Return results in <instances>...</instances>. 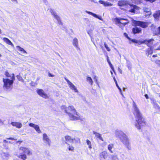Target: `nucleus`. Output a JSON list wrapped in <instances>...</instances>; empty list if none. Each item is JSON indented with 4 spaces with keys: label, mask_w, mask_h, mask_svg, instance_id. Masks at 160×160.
Returning <instances> with one entry per match:
<instances>
[{
    "label": "nucleus",
    "mask_w": 160,
    "mask_h": 160,
    "mask_svg": "<svg viewBox=\"0 0 160 160\" xmlns=\"http://www.w3.org/2000/svg\"><path fill=\"white\" fill-rule=\"evenodd\" d=\"M16 48L19 51L22 52L23 53H27L26 51L23 48H22L19 46H16Z\"/></svg>",
    "instance_id": "a878e982"
},
{
    "label": "nucleus",
    "mask_w": 160,
    "mask_h": 160,
    "mask_svg": "<svg viewBox=\"0 0 160 160\" xmlns=\"http://www.w3.org/2000/svg\"><path fill=\"white\" fill-rule=\"evenodd\" d=\"M143 10L144 11V14L147 13L149 12H151L150 9L149 8H143Z\"/></svg>",
    "instance_id": "c756f323"
},
{
    "label": "nucleus",
    "mask_w": 160,
    "mask_h": 160,
    "mask_svg": "<svg viewBox=\"0 0 160 160\" xmlns=\"http://www.w3.org/2000/svg\"><path fill=\"white\" fill-rule=\"evenodd\" d=\"M113 79L114 80V81H115V82L116 84V83H117V81H116V79H115V78L114 77H113Z\"/></svg>",
    "instance_id": "864d4df0"
},
{
    "label": "nucleus",
    "mask_w": 160,
    "mask_h": 160,
    "mask_svg": "<svg viewBox=\"0 0 160 160\" xmlns=\"http://www.w3.org/2000/svg\"><path fill=\"white\" fill-rule=\"evenodd\" d=\"M48 75L50 77H53L54 76V75H52L50 73H49Z\"/></svg>",
    "instance_id": "3c124183"
},
{
    "label": "nucleus",
    "mask_w": 160,
    "mask_h": 160,
    "mask_svg": "<svg viewBox=\"0 0 160 160\" xmlns=\"http://www.w3.org/2000/svg\"><path fill=\"white\" fill-rule=\"evenodd\" d=\"M11 124L13 126H15L16 128H20L22 126V124L19 122H13L11 123Z\"/></svg>",
    "instance_id": "4468645a"
},
{
    "label": "nucleus",
    "mask_w": 160,
    "mask_h": 160,
    "mask_svg": "<svg viewBox=\"0 0 160 160\" xmlns=\"http://www.w3.org/2000/svg\"><path fill=\"white\" fill-rule=\"evenodd\" d=\"M1 156L3 159H6L9 156V155L8 153L2 152L1 153Z\"/></svg>",
    "instance_id": "bb28decb"
},
{
    "label": "nucleus",
    "mask_w": 160,
    "mask_h": 160,
    "mask_svg": "<svg viewBox=\"0 0 160 160\" xmlns=\"http://www.w3.org/2000/svg\"><path fill=\"white\" fill-rule=\"evenodd\" d=\"M131 41L132 42L137 43H138V42L137 40L135 39H133L131 40Z\"/></svg>",
    "instance_id": "c03bdc74"
},
{
    "label": "nucleus",
    "mask_w": 160,
    "mask_h": 160,
    "mask_svg": "<svg viewBox=\"0 0 160 160\" xmlns=\"http://www.w3.org/2000/svg\"><path fill=\"white\" fill-rule=\"evenodd\" d=\"M19 152L21 154H26L28 155L32 154L29 148L23 147H20L19 148Z\"/></svg>",
    "instance_id": "423d86ee"
},
{
    "label": "nucleus",
    "mask_w": 160,
    "mask_h": 160,
    "mask_svg": "<svg viewBox=\"0 0 160 160\" xmlns=\"http://www.w3.org/2000/svg\"><path fill=\"white\" fill-rule=\"evenodd\" d=\"M87 143L90 149L92 148L91 143L90 141H87Z\"/></svg>",
    "instance_id": "4c0bfd02"
},
{
    "label": "nucleus",
    "mask_w": 160,
    "mask_h": 160,
    "mask_svg": "<svg viewBox=\"0 0 160 160\" xmlns=\"http://www.w3.org/2000/svg\"><path fill=\"white\" fill-rule=\"evenodd\" d=\"M129 5L130 8L129 11L131 12L135 13L140 9V8L136 5L130 4Z\"/></svg>",
    "instance_id": "9d476101"
},
{
    "label": "nucleus",
    "mask_w": 160,
    "mask_h": 160,
    "mask_svg": "<svg viewBox=\"0 0 160 160\" xmlns=\"http://www.w3.org/2000/svg\"><path fill=\"white\" fill-rule=\"evenodd\" d=\"M107 61H108V64H109V65H110V67L113 70V71L114 72V68L113 67L110 61L109 60L108 58H108H107Z\"/></svg>",
    "instance_id": "f704fd0d"
},
{
    "label": "nucleus",
    "mask_w": 160,
    "mask_h": 160,
    "mask_svg": "<svg viewBox=\"0 0 160 160\" xmlns=\"http://www.w3.org/2000/svg\"><path fill=\"white\" fill-rule=\"evenodd\" d=\"M110 72L111 74L112 75L113 74V73L112 71H110Z\"/></svg>",
    "instance_id": "338daca9"
},
{
    "label": "nucleus",
    "mask_w": 160,
    "mask_h": 160,
    "mask_svg": "<svg viewBox=\"0 0 160 160\" xmlns=\"http://www.w3.org/2000/svg\"><path fill=\"white\" fill-rule=\"evenodd\" d=\"M17 77L19 81H21L22 79V77L19 75H17Z\"/></svg>",
    "instance_id": "a18cd8bd"
},
{
    "label": "nucleus",
    "mask_w": 160,
    "mask_h": 160,
    "mask_svg": "<svg viewBox=\"0 0 160 160\" xmlns=\"http://www.w3.org/2000/svg\"><path fill=\"white\" fill-rule=\"evenodd\" d=\"M157 63L160 64V60H158L157 61Z\"/></svg>",
    "instance_id": "13d9d810"
},
{
    "label": "nucleus",
    "mask_w": 160,
    "mask_h": 160,
    "mask_svg": "<svg viewBox=\"0 0 160 160\" xmlns=\"http://www.w3.org/2000/svg\"><path fill=\"white\" fill-rule=\"evenodd\" d=\"M50 12L55 18L57 21L58 23L59 24L62 25V23L61 22L60 17L57 15V13L53 9L50 10Z\"/></svg>",
    "instance_id": "6e6552de"
},
{
    "label": "nucleus",
    "mask_w": 160,
    "mask_h": 160,
    "mask_svg": "<svg viewBox=\"0 0 160 160\" xmlns=\"http://www.w3.org/2000/svg\"><path fill=\"white\" fill-rule=\"evenodd\" d=\"M158 31L157 32H156L155 33V35H160V27H158Z\"/></svg>",
    "instance_id": "79ce46f5"
},
{
    "label": "nucleus",
    "mask_w": 160,
    "mask_h": 160,
    "mask_svg": "<svg viewBox=\"0 0 160 160\" xmlns=\"http://www.w3.org/2000/svg\"><path fill=\"white\" fill-rule=\"evenodd\" d=\"M156 50H160V46L158 47V48Z\"/></svg>",
    "instance_id": "680f3d73"
},
{
    "label": "nucleus",
    "mask_w": 160,
    "mask_h": 160,
    "mask_svg": "<svg viewBox=\"0 0 160 160\" xmlns=\"http://www.w3.org/2000/svg\"><path fill=\"white\" fill-rule=\"evenodd\" d=\"M2 56V55L0 53V57H1Z\"/></svg>",
    "instance_id": "774afa93"
},
{
    "label": "nucleus",
    "mask_w": 160,
    "mask_h": 160,
    "mask_svg": "<svg viewBox=\"0 0 160 160\" xmlns=\"http://www.w3.org/2000/svg\"><path fill=\"white\" fill-rule=\"evenodd\" d=\"M4 124V121L0 119V125H2Z\"/></svg>",
    "instance_id": "de8ad7c7"
},
{
    "label": "nucleus",
    "mask_w": 160,
    "mask_h": 160,
    "mask_svg": "<svg viewBox=\"0 0 160 160\" xmlns=\"http://www.w3.org/2000/svg\"><path fill=\"white\" fill-rule=\"evenodd\" d=\"M154 40L153 39H151L149 40H145L142 41V43H144L147 45L150 48L148 49V52L150 54H152L153 52V48L151 47L153 44L152 41Z\"/></svg>",
    "instance_id": "39448f33"
},
{
    "label": "nucleus",
    "mask_w": 160,
    "mask_h": 160,
    "mask_svg": "<svg viewBox=\"0 0 160 160\" xmlns=\"http://www.w3.org/2000/svg\"><path fill=\"white\" fill-rule=\"evenodd\" d=\"M108 157V153L106 151H104L101 152L100 154V158L105 159Z\"/></svg>",
    "instance_id": "f3484780"
},
{
    "label": "nucleus",
    "mask_w": 160,
    "mask_h": 160,
    "mask_svg": "<svg viewBox=\"0 0 160 160\" xmlns=\"http://www.w3.org/2000/svg\"><path fill=\"white\" fill-rule=\"evenodd\" d=\"M93 134L95 135V136L97 139L100 140H103L102 138V137L101 134L94 131L93 132Z\"/></svg>",
    "instance_id": "6ab92c4d"
},
{
    "label": "nucleus",
    "mask_w": 160,
    "mask_h": 160,
    "mask_svg": "<svg viewBox=\"0 0 160 160\" xmlns=\"http://www.w3.org/2000/svg\"><path fill=\"white\" fill-rule=\"evenodd\" d=\"M87 80L90 83L91 85H92L93 83V81L92 80V79L90 77H88L87 78Z\"/></svg>",
    "instance_id": "473e14b6"
},
{
    "label": "nucleus",
    "mask_w": 160,
    "mask_h": 160,
    "mask_svg": "<svg viewBox=\"0 0 160 160\" xmlns=\"http://www.w3.org/2000/svg\"><path fill=\"white\" fill-rule=\"evenodd\" d=\"M15 78L14 74H12L11 78V80L8 78H3V82L4 83L3 86L4 88L7 90L11 89Z\"/></svg>",
    "instance_id": "7ed1b4c3"
},
{
    "label": "nucleus",
    "mask_w": 160,
    "mask_h": 160,
    "mask_svg": "<svg viewBox=\"0 0 160 160\" xmlns=\"http://www.w3.org/2000/svg\"><path fill=\"white\" fill-rule=\"evenodd\" d=\"M2 33V31L1 29H0V34H1Z\"/></svg>",
    "instance_id": "69168bd1"
},
{
    "label": "nucleus",
    "mask_w": 160,
    "mask_h": 160,
    "mask_svg": "<svg viewBox=\"0 0 160 160\" xmlns=\"http://www.w3.org/2000/svg\"><path fill=\"white\" fill-rule=\"evenodd\" d=\"M124 35H125V36L129 40H131V39L128 37V35L126 33H124Z\"/></svg>",
    "instance_id": "09e8293b"
},
{
    "label": "nucleus",
    "mask_w": 160,
    "mask_h": 160,
    "mask_svg": "<svg viewBox=\"0 0 160 160\" xmlns=\"http://www.w3.org/2000/svg\"><path fill=\"white\" fill-rule=\"evenodd\" d=\"M113 147V144H109L108 145V150L110 151V152L112 153L113 152L112 151V149Z\"/></svg>",
    "instance_id": "7c9ffc66"
},
{
    "label": "nucleus",
    "mask_w": 160,
    "mask_h": 160,
    "mask_svg": "<svg viewBox=\"0 0 160 160\" xmlns=\"http://www.w3.org/2000/svg\"><path fill=\"white\" fill-rule=\"evenodd\" d=\"M156 0H152V1H151L152 3L154 2V1H155Z\"/></svg>",
    "instance_id": "0e129e2a"
},
{
    "label": "nucleus",
    "mask_w": 160,
    "mask_h": 160,
    "mask_svg": "<svg viewBox=\"0 0 160 160\" xmlns=\"http://www.w3.org/2000/svg\"><path fill=\"white\" fill-rule=\"evenodd\" d=\"M45 141V143H46V145H48V146H50V142H49V141Z\"/></svg>",
    "instance_id": "49530a36"
},
{
    "label": "nucleus",
    "mask_w": 160,
    "mask_h": 160,
    "mask_svg": "<svg viewBox=\"0 0 160 160\" xmlns=\"http://www.w3.org/2000/svg\"><path fill=\"white\" fill-rule=\"evenodd\" d=\"M12 74H10L8 71H6L5 72V75L8 78H12Z\"/></svg>",
    "instance_id": "72a5a7b5"
},
{
    "label": "nucleus",
    "mask_w": 160,
    "mask_h": 160,
    "mask_svg": "<svg viewBox=\"0 0 160 160\" xmlns=\"http://www.w3.org/2000/svg\"><path fill=\"white\" fill-rule=\"evenodd\" d=\"M29 126L34 128L36 131L38 133H40L42 132L38 125L32 123H30L29 124Z\"/></svg>",
    "instance_id": "f8f14e48"
},
{
    "label": "nucleus",
    "mask_w": 160,
    "mask_h": 160,
    "mask_svg": "<svg viewBox=\"0 0 160 160\" xmlns=\"http://www.w3.org/2000/svg\"><path fill=\"white\" fill-rule=\"evenodd\" d=\"M3 40L6 42L7 44L10 45L12 47H14V46L13 44L8 38H3Z\"/></svg>",
    "instance_id": "b1692460"
},
{
    "label": "nucleus",
    "mask_w": 160,
    "mask_h": 160,
    "mask_svg": "<svg viewBox=\"0 0 160 160\" xmlns=\"http://www.w3.org/2000/svg\"><path fill=\"white\" fill-rule=\"evenodd\" d=\"M94 80L96 81L97 83V77L96 76H95L94 78Z\"/></svg>",
    "instance_id": "8fccbe9b"
},
{
    "label": "nucleus",
    "mask_w": 160,
    "mask_h": 160,
    "mask_svg": "<svg viewBox=\"0 0 160 160\" xmlns=\"http://www.w3.org/2000/svg\"><path fill=\"white\" fill-rule=\"evenodd\" d=\"M37 92L39 95L45 99L49 98V97L48 95L42 89H38L37 90Z\"/></svg>",
    "instance_id": "1a4fd4ad"
},
{
    "label": "nucleus",
    "mask_w": 160,
    "mask_h": 160,
    "mask_svg": "<svg viewBox=\"0 0 160 160\" xmlns=\"http://www.w3.org/2000/svg\"><path fill=\"white\" fill-rule=\"evenodd\" d=\"M116 85L117 87L118 88V89L119 90L120 93L122 95V96H123V94L122 93V90H121V88L119 87L118 85V83H116Z\"/></svg>",
    "instance_id": "e433bc0d"
},
{
    "label": "nucleus",
    "mask_w": 160,
    "mask_h": 160,
    "mask_svg": "<svg viewBox=\"0 0 160 160\" xmlns=\"http://www.w3.org/2000/svg\"><path fill=\"white\" fill-rule=\"evenodd\" d=\"M66 140H73V139H72L71 137L69 136H67L65 137Z\"/></svg>",
    "instance_id": "a19ab883"
},
{
    "label": "nucleus",
    "mask_w": 160,
    "mask_h": 160,
    "mask_svg": "<svg viewBox=\"0 0 160 160\" xmlns=\"http://www.w3.org/2000/svg\"><path fill=\"white\" fill-rule=\"evenodd\" d=\"M127 66L129 69H131L132 68V64L131 62L127 61Z\"/></svg>",
    "instance_id": "c85d7f7f"
},
{
    "label": "nucleus",
    "mask_w": 160,
    "mask_h": 160,
    "mask_svg": "<svg viewBox=\"0 0 160 160\" xmlns=\"http://www.w3.org/2000/svg\"><path fill=\"white\" fill-rule=\"evenodd\" d=\"M104 45L105 48L108 51H110V48L108 47V45L106 44V42H105L104 43Z\"/></svg>",
    "instance_id": "ea45409f"
},
{
    "label": "nucleus",
    "mask_w": 160,
    "mask_h": 160,
    "mask_svg": "<svg viewBox=\"0 0 160 160\" xmlns=\"http://www.w3.org/2000/svg\"><path fill=\"white\" fill-rule=\"evenodd\" d=\"M128 4V2L126 0L120 1H119L118 3V5L120 6H123L127 5Z\"/></svg>",
    "instance_id": "412c9836"
},
{
    "label": "nucleus",
    "mask_w": 160,
    "mask_h": 160,
    "mask_svg": "<svg viewBox=\"0 0 160 160\" xmlns=\"http://www.w3.org/2000/svg\"><path fill=\"white\" fill-rule=\"evenodd\" d=\"M133 103L134 109V114L136 118L135 125L138 129H141V126L145 125L144 119L142 117L141 114L134 101L133 102Z\"/></svg>",
    "instance_id": "f257e3e1"
},
{
    "label": "nucleus",
    "mask_w": 160,
    "mask_h": 160,
    "mask_svg": "<svg viewBox=\"0 0 160 160\" xmlns=\"http://www.w3.org/2000/svg\"><path fill=\"white\" fill-rule=\"evenodd\" d=\"M85 12L93 16L95 18H98L100 20H101V17H99L98 16L97 14H96L95 13H94L88 11H85Z\"/></svg>",
    "instance_id": "393cba45"
},
{
    "label": "nucleus",
    "mask_w": 160,
    "mask_h": 160,
    "mask_svg": "<svg viewBox=\"0 0 160 160\" xmlns=\"http://www.w3.org/2000/svg\"><path fill=\"white\" fill-rule=\"evenodd\" d=\"M124 20L126 21L125 22H121L120 24H119V25L118 26L122 29H123L124 27L126 24L129 23V22L127 19V20Z\"/></svg>",
    "instance_id": "5701e85b"
},
{
    "label": "nucleus",
    "mask_w": 160,
    "mask_h": 160,
    "mask_svg": "<svg viewBox=\"0 0 160 160\" xmlns=\"http://www.w3.org/2000/svg\"><path fill=\"white\" fill-rule=\"evenodd\" d=\"M68 149L69 151H72L74 149V148L72 146H69L68 147Z\"/></svg>",
    "instance_id": "37998d69"
},
{
    "label": "nucleus",
    "mask_w": 160,
    "mask_h": 160,
    "mask_svg": "<svg viewBox=\"0 0 160 160\" xmlns=\"http://www.w3.org/2000/svg\"><path fill=\"white\" fill-rule=\"evenodd\" d=\"M87 32H88V34L89 35V36H90V31H88Z\"/></svg>",
    "instance_id": "bf43d9fd"
},
{
    "label": "nucleus",
    "mask_w": 160,
    "mask_h": 160,
    "mask_svg": "<svg viewBox=\"0 0 160 160\" xmlns=\"http://www.w3.org/2000/svg\"><path fill=\"white\" fill-rule=\"evenodd\" d=\"M153 16L155 19L158 20L159 18H160V10L156 11L153 13Z\"/></svg>",
    "instance_id": "2eb2a0df"
},
{
    "label": "nucleus",
    "mask_w": 160,
    "mask_h": 160,
    "mask_svg": "<svg viewBox=\"0 0 160 160\" xmlns=\"http://www.w3.org/2000/svg\"><path fill=\"white\" fill-rule=\"evenodd\" d=\"M134 23L135 26H138L143 28H145L148 26L147 23L142 21H134Z\"/></svg>",
    "instance_id": "0eeeda50"
},
{
    "label": "nucleus",
    "mask_w": 160,
    "mask_h": 160,
    "mask_svg": "<svg viewBox=\"0 0 160 160\" xmlns=\"http://www.w3.org/2000/svg\"><path fill=\"white\" fill-rule=\"evenodd\" d=\"M127 20V19L123 18H115L114 20L116 24L118 26L119 24H120L122 22V20Z\"/></svg>",
    "instance_id": "a211bd4d"
},
{
    "label": "nucleus",
    "mask_w": 160,
    "mask_h": 160,
    "mask_svg": "<svg viewBox=\"0 0 160 160\" xmlns=\"http://www.w3.org/2000/svg\"><path fill=\"white\" fill-rule=\"evenodd\" d=\"M43 140H47L48 139V138L46 134H43Z\"/></svg>",
    "instance_id": "c9c22d12"
},
{
    "label": "nucleus",
    "mask_w": 160,
    "mask_h": 160,
    "mask_svg": "<svg viewBox=\"0 0 160 160\" xmlns=\"http://www.w3.org/2000/svg\"><path fill=\"white\" fill-rule=\"evenodd\" d=\"M19 158H21L23 160H25L27 158V156L25 154H21V155L18 156Z\"/></svg>",
    "instance_id": "2f4dec72"
},
{
    "label": "nucleus",
    "mask_w": 160,
    "mask_h": 160,
    "mask_svg": "<svg viewBox=\"0 0 160 160\" xmlns=\"http://www.w3.org/2000/svg\"><path fill=\"white\" fill-rule=\"evenodd\" d=\"M116 137L121 140H128V136L121 130H117L115 131Z\"/></svg>",
    "instance_id": "20e7f679"
},
{
    "label": "nucleus",
    "mask_w": 160,
    "mask_h": 160,
    "mask_svg": "<svg viewBox=\"0 0 160 160\" xmlns=\"http://www.w3.org/2000/svg\"><path fill=\"white\" fill-rule=\"evenodd\" d=\"M109 158H110L112 160H118V158L116 155H111L109 156Z\"/></svg>",
    "instance_id": "cd10ccee"
},
{
    "label": "nucleus",
    "mask_w": 160,
    "mask_h": 160,
    "mask_svg": "<svg viewBox=\"0 0 160 160\" xmlns=\"http://www.w3.org/2000/svg\"><path fill=\"white\" fill-rule=\"evenodd\" d=\"M65 111L68 115L70 120H79L80 116L73 106H69L68 107L65 108Z\"/></svg>",
    "instance_id": "f03ea898"
},
{
    "label": "nucleus",
    "mask_w": 160,
    "mask_h": 160,
    "mask_svg": "<svg viewBox=\"0 0 160 160\" xmlns=\"http://www.w3.org/2000/svg\"><path fill=\"white\" fill-rule=\"evenodd\" d=\"M151 14V12H149L147 13H145V15L146 17L148 18Z\"/></svg>",
    "instance_id": "58836bf2"
},
{
    "label": "nucleus",
    "mask_w": 160,
    "mask_h": 160,
    "mask_svg": "<svg viewBox=\"0 0 160 160\" xmlns=\"http://www.w3.org/2000/svg\"><path fill=\"white\" fill-rule=\"evenodd\" d=\"M145 96L147 99H148V97L147 94H145Z\"/></svg>",
    "instance_id": "6e6d98bb"
},
{
    "label": "nucleus",
    "mask_w": 160,
    "mask_h": 160,
    "mask_svg": "<svg viewBox=\"0 0 160 160\" xmlns=\"http://www.w3.org/2000/svg\"><path fill=\"white\" fill-rule=\"evenodd\" d=\"M12 2H16L17 3H18V2L17 0H11Z\"/></svg>",
    "instance_id": "4d7b16f0"
},
{
    "label": "nucleus",
    "mask_w": 160,
    "mask_h": 160,
    "mask_svg": "<svg viewBox=\"0 0 160 160\" xmlns=\"http://www.w3.org/2000/svg\"><path fill=\"white\" fill-rule=\"evenodd\" d=\"M122 143L129 150H131V147L128 141H122Z\"/></svg>",
    "instance_id": "4be33fe9"
},
{
    "label": "nucleus",
    "mask_w": 160,
    "mask_h": 160,
    "mask_svg": "<svg viewBox=\"0 0 160 160\" xmlns=\"http://www.w3.org/2000/svg\"><path fill=\"white\" fill-rule=\"evenodd\" d=\"M72 43L73 45L76 48H78L79 49H80V48H78V40L76 38H74L73 39L72 41Z\"/></svg>",
    "instance_id": "ddd939ff"
},
{
    "label": "nucleus",
    "mask_w": 160,
    "mask_h": 160,
    "mask_svg": "<svg viewBox=\"0 0 160 160\" xmlns=\"http://www.w3.org/2000/svg\"><path fill=\"white\" fill-rule=\"evenodd\" d=\"M21 142V141H18L16 143L20 144Z\"/></svg>",
    "instance_id": "5fc2aeb1"
},
{
    "label": "nucleus",
    "mask_w": 160,
    "mask_h": 160,
    "mask_svg": "<svg viewBox=\"0 0 160 160\" xmlns=\"http://www.w3.org/2000/svg\"><path fill=\"white\" fill-rule=\"evenodd\" d=\"M141 31V28L137 27H135L132 29V32L134 34L139 33Z\"/></svg>",
    "instance_id": "aec40b11"
},
{
    "label": "nucleus",
    "mask_w": 160,
    "mask_h": 160,
    "mask_svg": "<svg viewBox=\"0 0 160 160\" xmlns=\"http://www.w3.org/2000/svg\"><path fill=\"white\" fill-rule=\"evenodd\" d=\"M157 56V55H153L152 57H156Z\"/></svg>",
    "instance_id": "e2e57ef3"
},
{
    "label": "nucleus",
    "mask_w": 160,
    "mask_h": 160,
    "mask_svg": "<svg viewBox=\"0 0 160 160\" xmlns=\"http://www.w3.org/2000/svg\"><path fill=\"white\" fill-rule=\"evenodd\" d=\"M99 2L100 4H103L105 7L112 6L113 5L112 4L108 2H105L102 0H99Z\"/></svg>",
    "instance_id": "dca6fc26"
},
{
    "label": "nucleus",
    "mask_w": 160,
    "mask_h": 160,
    "mask_svg": "<svg viewBox=\"0 0 160 160\" xmlns=\"http://www.w3.org/2000/svg\"><path fill=\"white\" fill-rule=\"evenodd\" d=\"M146 1H149L150 2H152L151 1H152V0H145Z\"/></svg>",
    "instance_id": "052dcab7"
},
{
    "label": "nucleus",
    "mask_w": 160,
    "mask_h": 160,
    "mask_svg": "<svg viewBox=\"0 0 160 160\" xmlns=\"http://www.w3.org/2000/svg\"><path fill=\"white\" fill-rule=\"evenodd\" d=\"M65 79L67 82V83L69 87L71 89L73 90L75 92H78V91L76 87L73 84H72L70 81L67 79L65 78Z\"/></svg>",
    "instance_id": "9b49d317"
},
{
    "label": "nucleus",
    "mask_w": 160,
    "mask_h": 160,
    "mask_svg": "<svg viewBox=\"0 0 160 160\" xmlns=\"http://www.w3.org/2000/svg\"><path fill=\"white\" fill-rule=\"evenodd\" d=\"M7 139H11L12 140H16V139H15L12 138H7Z\"/></svg>",
    "instance_id": "603ef678"
}]
</instances>
